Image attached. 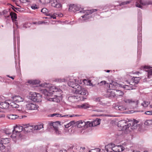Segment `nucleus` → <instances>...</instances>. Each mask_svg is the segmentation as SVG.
Returning <instances> with one entry per match:
<instances>
[{"instance_id":"obj_19","label":"nucleus","mask_w":152,"mask_h":152,"mask_svg":"<svg viewBox=\"0 0 152 152\" xmlns=\"http://www.w3.org/2000/svg\"><path fill=\"white\" fill-rule=\"evenodd\" d=\"M76 116V115H62L61 114H59L58 113H54L53 114H51L50 115V117H54L55 116V117H66L68 116V117H72L75 116Z\"/></svg>"},{"instance_id":"obj_41","label":"nucleus","mask_w":152,"mask_h":152,"mask_svg":"<svg viewBox=\"0 0 152 152\" xmlns=\"http://www.w3.org/2000/svg\"><path fill=\"white\" fill-rule=\"evenodd\" d=\"M66 81L65 78H56L54 81L59 82H65Z\"/></svg>"},{"instance_id":"obj_25","label":"nucleus","mask_w":152,"mask_h":152,"mask_svg":"<svg viewBox=\"0 0 152 152\" xmlns=\"http://www.w3.org/2000/svg\"><path fill=\"white\" fill-rule=\"evenodd\" d=\"M24 130L27 132H30L33 129L34 126H30L29 124L23 125Z\"/></svg>"},{"instance_id":"obj_46","label":"nucleus","mask_w":152,"mask_h":152,"mask_svg":"<svg viewBox=\"0 0 152 152\" xmlns=\"http://www.w3.org/2000/svg\"><path fill=\"white\" fill-rule=\"evenodd\" d=\"M126 110V108L122 105H119V110L123 111Z\"/></svg>"},{"instance_id":"obj_32","label":"nucleus","mask_w":152,"mask_h":152,"mask_svg":"<svg viewBox=\"0 0 152 152\" xmlns=\"http://www.w3.org/2000/svg\"><path fill=\"white\" fill-rule=\"evenodd\" d=\"M7 117L8 118L12 120H15L18 118L17 115L12 114H8Z\"/></svg>"},{"instance_id":"obj_9","label":"nucleus","mask_w":152,"mask_h":152,"mask_svg":"<svg viewBox=\"0 0 152 152\" xmlns=\"http://www.w3.org/2000/svg\"><path fill=\"white\" fill-rule=\"evenodd\" d=\"M83 82L85 84L86 83H87L86 84L87 85L92 86L93 87H96L97 88L99 87L100 86L105 85L106 83V81L104 80H103L101 81L100 83H98L97 84H93L91 83V81L90 80H87L85 79L83 80Z\"/></svg>"},{"instance_id":"obj_58","label":"nucleus","mask_w":152,"mask_h":152,"mask_svg":"<svg viewBox=\"0 0 152 152\" xmlns=\"http://www.w3.org/2000/svg\"><path fill=\"white\" fill-rule=\"evenodd\" d=\"M50 18H53V19H56V17L55 16H53V15H52L51 16H50Z\"/></svg>"},{"instance_id":"obj_39","label":"nucleus","mask_w":152,"mask_h":152,"mask_svg":"<svg viewBox=\"0 0 152 152\" xmlns=\"http://www.w3.org/2000/svg\"><path fill=\"white\" fill-rule=\"evenodd\" d=\"M42 92L45 96H48L49 95V92L47 89L45 88H43L41 90Z\"/></svg>"},{"instance_id":"obj_53","label":"nucleus","mask_w":152,"mask_h":152,"mask_svg":"<svg viewBox=\"0 0 152 152\" xmlns=\"http://www.w3.org/2000/svg\"><path fill=\"white\" fill-rule=\"evenodd\" d=\"M114 108L116 110H119V105H115L114 106Z\"/></svg>"},{"instance_id":"obj_40","label":"nucleus","mask_w":152,"mask_h":152,"mask_svg":"<svg viewBox=\"0 0 152 152\" xmlns=\"http://www.w3.org/2000/svg\"><path fill=\"white\" fill-rule=\"evenodd\" d=\"M132 0L128 1H124L122 2L121 3H120L119 5H118L117 6H121L122 5H125L126 4H129V3H130L132 2Z\"/></svg>"},{"instance_id":"obj_30","label":"nucleus","mask_w":152,"mask_h":152,"mask_svg":"<svg viewBox=\"0 0 152 152\" xmlns=\"http://www.w3.org/2000/svg\"><path fill=\"white\" fill-rule=\"evenodd\" d=\"M132 82H130L129 83V85H124L122 87L125 89L126 90H132L133 88L132 85Z\"/></svg>"},{"instance_id":"obj_33","label":"nucleus","mask_w":152,"mask_h":152,"mask_svg":"<svg viewBox=\"0 0 152 152\" xmlns=\"http://www.w3.org/2000/svg\"><path fill=\"white\" fill-rule=\"evenodd\" d=\"M124 92L123 91L115 89V97H118L122 96L124 95Z\"/></svg>"},{"instance_id":"obj_5","label":"nucleus","mask_w":152,"mask_h":152,"mask_svg":"<svg viewBox=\"0 0 152 152\" xmlns=\"http://www.w3.org/2000/svg\"><path fill=\"white\" fill-rule=\"evenodd\" d=\"M86 98L83 96H77L76 94L69 95L68 98V100L71 102H76L80 101H84Z\"/></svg>"},{"instance_id":"obj_11","label":"nucleus","mask_w":152,"mask_h":152,"mask_svg":"<svg viewBox=\"0 0 152 152\" xmlns=\"http://www.w3.org/2000/svg\"><path fill=\"white\" fill-rule=\"evenodd\" d=\"M41 94L35 92L31 93L30 96L31 99L34 102H40L41 101Z\"/></svg>"},{"instance_id":"obj_63","label":"nucleus","mask_w":152,"mask_h":152,"mask_svg":"<svg viewBox=\"0 0 152 152\" xmlns=\"http://www.w3.org/2000/svg\"><path fill=\"white\" fill-rule=\"evenodd\" d=\"M110 72V70H107L106 71V72Z\"/></svg>"},{"instance_id":"obj_56","label":"nucleus","mask_w":152,"mask_h":152,"mask_svg":"<svg viewBox=\"0 0 152 152\" xmlns=\"http://www.w3.org/2000/svg\"><path fill=\"white\" fill-rule=\"evenodd\" d=\"M94 111H97V112H102V110H100V109H97V110H94Z\"/></svg>"},{"instance_id":"obj_60","label":"nucleus","mask_w":152,"mask_h":152,"mask_svg":"<svg viewBox=\"0 0 152 152\" xmlns=\"http://www.w3.org/2000/svg\"><path fill=\"white\" fill-rule=\"evenodd\" d=\"M132 152H140L139 151H133Z\"/></svg>"},{"instance_id":"obj_54","label":"nucleus","mask_w":152,"mask_h":152,"mask_svg":"<svg viewBox=\"0 0 152 152\" xmlns=\"http://www.w3.org/2000/svg\"><path fill=\"white\" fill-rule=\"evenodd\" d=\"M16 70L17 72H20V67H16Z\"/></svg>"},{"instance_id":"obj_14","label":"nucleus","mask_w":152,"mask_h":152,"mask_svg":"<svg viewBox=\"0 0 152 152\" xmlns=\"http://www.w3.org/2000/svg\"><path fill=\"white\" fill-rule=\"evenodd\" d=\"M75 91L76 94L83 95H86L87 93L86 90L80 86H77V87L75 90Z\"/></svg>"},{"instance_id":"obj_34","label":"nucleus","mask_w":152,"mask_h":152,"mask_svg":"<svg viewBox=\"0 0 152 152\" xmlns=\"http://www.w3.org/2000/svg\"><path fill=\"white\" fill-rule=\"evenodd\" d=\"M10 139L8 138H2L1 139V142H2L4 145H6L10 142Z\"/></svg>"},{"instance_id":"obj_3","label":"nucleus","mask_w":152,"mask_h":152,"mask_svg":"<svg viewBox=\"0 0 152 152\" xmlns=\"http://www.w3.org/2000/svg\"><path fill=\"white\" fill-rule=\"evenodd\" d=\"M118 84L112 81L109 85V89L107 90V95L110 98L115 97V88L118 86Z\"/></svg>"},{"instance_id":"obj_6","label":"nucleus","mask_w":152,"mask_h":152,"mask_svg":"<svg viewBox=\"0 0 152 152\" xmlns=\"http://www.w3.org/2000/svg\"><path fill=\"white\" fill-rule=\"evenodd\" d=\"M72 78V77H71L67 83L68 85L69 86H70L75 88V90L77 88L78 86H80L79 83L81 84H82V82L83 83V81H82L81 80L79 81L77 80Z\"/></svg>"},{"instance_id":"obj_64","label":"nucleus","mask_w":152,"mask_h":152,"mask_svg":"<svg viewBox=\"0 0 152 152\" xmlns=\"http://www.w3.org/2000/svg\"><path fill=\"white\" fill-rule=\"evenodd\" d=\"M13 35H14L15 34V31H13Z\"/></svg>"},{"instance_id":"obj_13","label":"nucleus","mask_w":152,"mask_h":152,"mask_svg":"<svg viewBox=\"0 0 152 152\" xmlns=\"http://www.w3.org/2000/svg\"><path fill=\"white\" fill-rule=\"evenodd\" d=\"M151 68H152V67L147 66H142L140 67L141 70H143L147 72L148 77V79L151 78L152 75V69H151Z\"/></svg>"},{"instance_id":"obj_31","label":"nucleus","mask_w":152,"mask_h":152,"mask_svg":"<svg viewBox=\"0 0 152 152\" xmlns=\"http://www.w3.org/2000/svg\"><path fill=\"white\" fill-rule=\"evenodd\" d=\"M140 79V78L139 77H133L131 81L130 82H132V83H134V84L135 85V84H137L139 83Z\"/></svg>"},{"instance_id":"obj_51","label":"nucleus","mask_w":152,"mask_h":152,"mask_svg":"<svg viewBox=\"0 0 152 152\" xmlns=\"http://www.w3.org/2000/svg\"><path fill=\"white\" fill-rule=\"evenodd\" d=\"M47 9L46 8H43L41 10V12L43 13H46Z\"/></svg>"},{"instance_id":"obj_7","label":"nucleus","mask_w":152,"mask_h":152,"mask_svg":"<svg viewBox=\"0 0 152 152\" xmlns=\"http://www.w3.org/2000/svg\"><path fill=\"white\" fill-rule=\"evenodd\" d=\"M142 27H137V50L138 54H140L142 41Z\"/></svg>"},{"instance_id":"obj_29","label":"nucleus","mask_w":152,"mask_h":152,"mask_svg":"<svg viewBox=\"0 0 152 152\" xmlns=\"http://www.w3.org/2000/svg\"><path fill=\"white\" fill-rule=\"evenodd\" d=\"M78 107L80 108H83L84 109H86L88 108L93 107V106L89 105V104L87 103H85L81 105H79Z\"/></svg>"},{"instance_id":"obj_62","label":"nucleus","mask_w":152,"mask_h":152,"mask_svg":"<svg viewBox=\"0 0 152 152\" xmlns=\"http://www.w3.org/2000/svg\"><path fill=\"white\" fill-rule=\"evenodd\" d=\"M9 78H11L12 79H14V78L12 76H10V77H9Z\"/></svg>"},{"instance_id":"obj_42","label":"nucleus","mask_w":152,"mask_h":152,"mask_svg":"<svg viewBox=\"0 0 152 152\" xmlns=\"http://www.w3.org/2000/svg\"><path fill=\"white\" fill-rule=\"evenodd\" d=\"M31 9L34 10H35L38 9L39 7L38 5L35 4H32L31 6Z\"/></svg>"},{"instance_id":"obj_28","label":"nucleus","mask_w":152,"mask_h":152,"mask_svg":"<svg viewBox=\"0 0 152 152\" xmlns=\"http://www.w3.org/2000/svg\"><path fill=\"white\" fill-rule=\"evenodd\" d=\"M16 102L13 101L12 99H10V106L13 108H18L19 107V105L16 103Z\"/></svg>"},{"instance_id":"obj_4","label":"nucleus","mask_w":152,"mask_h":152,"mask_svg":"<svg viewBox=\"0 0 152 152\" xmlns=\"http://www.w3.org/2000/svg\"><path fill=\"white\" fill-rule=\"evenodd\" d=\"M127 123L126 121L122 120L118 122V126L122 128V130L124 131L127 133H128L130 132V131L128 129L129 127L131 126V124L129 123Z\"/></svg>"},{"instance_id":"obj_2","label":"nucleus","mask_w":152,"mask_h":152,"mask_svg":"<svg viewBox=\"0 0 152 152\" xmlns=\"http://www.w3.org/2000/svg\"><path fill=\"white\" fill-rule=\"evenodd\" d=\"M105 150L102 149L101 152H121L124 149L123 145H115L113 144H109L105 146Z\"/></svg>"},{"instance_id":"obj_24","label":"nucleus","mask_w":152,"mask_h":152,"mask_svg":"<svg viewBox=\"0 0 152 152\" xmlns=\"http://www.w3.org/2000/svg\"><path fill=\"white\" fill-rule=\"evenodd\" d=\"M12 101H15L16 102H22L24 100L23 98L21 97L20 96H17L14 97H12Z\"/></svg>"},{"instance_id":"obj_23","label":"nucleus","mask_w":152,"mask_h":152,"mask_svg":"<svg viewBox=\"0 0 152 152\" xmlns=\"http://www.w3.org/2000/svg\"><path fill=\"white\" fill-rule=\"evenodd\" d=\"M124 102L126 103H133V104H135L136 106L135 107H136L137 106V105L139 103V101L138 100H136L135 101L133 100L132 99H124Z\"/></svg>"},{"instance_id":"obj_22","label":"nucleus","mask_w":152,"mask_h":152,"mask_svg":"<svg viewBox=\"0 0 152 152\" xmlns=\"http://www.w3.org/2000/svg\"><path fill=\"white\" fill-rule=\"evenodd\" d=\"M58 123V122H56L50 124V126H53V128L55 130V133L57 134H60V132L58 130V126L56 125V124Z\"/></svg>"},{"instance_id":"obj_10","label":"nucleus","mask_w":152,"mask_h":152,"mask_svg":"<svg viewBox=\"0 0 152 152\" xmlns=\"http://www.w3.org/2000/svg\"><path fill=\"white\" fill-rule=\"evenodd\" d=\"M140 4L143 5H152V1L138 0L136 2V6L141 8L142 7Z\"/></svg>"},{"instance_id":"obj_44","label":"nucleus","mask_w":152,"mask_h":152,"mask_svg":"<svg viewBox=\"0 0 152 152\" xmlns=\"http://www.w3.org/2000/svg\"><path fill=\"white\" fill-rule=\"evenodd\" d=\"M51 1V0H39L43 4L49 3Z\"/></svg>"},{"instance_id":"obj_16","label":"nucleus","mask_w":152,"mask_h":152,"mask_svg":"<svg viewBox=\"0 0 152 152\" xmlns=\"http://www.w3.org/2000/svg\"><path fill=\"white\" fill-rule=\"evenodd\" d=\"M101 120L98 118H96L92 121H88L87 123L89 127L96 126L100 124Z\"/></svg>"},{"instance_id":"obj_8","label":"nucleus","mask_w":152,"mask_h":152,"mask_svg":"<svg viewBox=\"0 0 152 152\" xmlns=\"http://www.w3.org/2000/svg\"><path fill=\"white\" fill-rule=\"evenodd\" d=\"M40 86L48 88L53 92H57L60 90L58 88H56L55 86H52V84L49 83H44L40 85Z\"/></svg>"},{"instance_id":"obj_43","label":"nucleus","mask_w":152,"mask_h":152,"mask_svg":"<svg viewBox=\"0 0 152 152\" xmlns=\"http://www.w3.org/2000/svg\"><path fill=\"white\" fill-rule=\"evenodd\" d=\"M149 104V102H148L144 101L143 102L141 103V105L144 106V107H146L148 106Z\"/></svg>"},{"instance_id":"obj_57","label":"nucleus","mask_w":152,"mask_h":152,"mask_svg":"<svg viewBox=\"0 0 152 152\" xmlns=\"http://www.w3.org/2000/svg\"><path fill=\"white\" fill-rule=\"evenodd\" d=\"M59 152H67L66 150H61Z\"/></svg>"},{"instance_id":"obj_61","label":"nucleus","mask_w":152,"mask_h":152,"mask_svg":"<svg viewBox=\"0 0 152 152\" xmlns=\"http://www.w3.org/2000/svg\"><path fill=\"white\" fill-rule=\"evenodd\" d=\"M107 7H108L109 8H110V7H112L111 6H110L109 5H107Z\"/></svg>"},{"instance_id":"obj_36","label":"nucleus","mask_w":152,"mask_h":152,"mask_svg":"<svg viewBox=\"0 0 152 152\" xmlns=\"http://www.w3.org/2000/svg\"><path fill=\"white\" fill-rule=\"evenodd\" d=\"M43 127V125L42 124L38 125L36 126H34V130H39L41 129Z\"/></svg>"},{"instance_id":"obj_52","label":"nucleus","mask_w":152,"mask_h":152,"mask_svg":"<svg viewBox=\"0 0 152 152\" xmlns=\"http://www.w3.org/2000/svg\"><path fill=\"white\" fill-rule=\"evenodd\" d=\"M22 3H25L26 2H28L29 1L28 0H19Z\"/></svg>"},{"instance_id":"obj_47","label":"nucleus","mask_w":152,"mask_h":152,"mask_svg":"<svg viewBox=\"0 0 152 152\" xmlns=\"http://www.w3.org/2000/svg\"><path fill=\"white\" fill-rule=\"evenodd\" d=\"M92 152H100L101 150L99 148H96L93 149L91 150Z\"/></svg>"},{"instance_id":"obj_12","label":"nucleus","mask_w":152,"mask_h":152,"mask_svg":"<svg viewBox=\"0 0 152 152\" xmlns=\"http://www.w3.org/2000/svg\"><path fill=\"white\" fill-rule=\"evenodd\" d=\"M24 130V126L17 125L14 127L13 130L12 131V136L13 138L15 137L18 133H20L22 131Z\"/></svg>"},{"instance_id":"obj_35","label":"nucleus","mask_w":152,"mask_h":152,"mask_svg":"<svg viewBox=\"0 0 152 152\" xmlns=\"http://www.w3.org/2000/svg\"><path fill=\"white\" fill-rule=\"evenodd\" d=\"M28 83H29L32 84H39L40 83V81L37 80H29L28 81Z\"/></svg>"},{"instance_id":"obj_27","label":"nucleus","mask_w":152,"mask_h":152,"mask_svg":"<svg viewBox=\"0 0 152 152\" xmlns=\"http://www.w3.org/2000/svg\"><path fill=\"white\" fill-rule=\"evenodd\" d=\"M142 14L140 12H139L137 14L138 27H142Z\"/></svg>"},{"instance_id":"obj_1","label":"nucleus","mask_w":152,"mask_h":152,"mask_svg":"<svg viewBox=\"0 0 152 152\" xmlns=\"http://www.w3.org/2000/svg\"><path fill=\"white\" fill-rule=\"evenodd\" d=\"M69 11L75 12H78V13L80 12L83 14L79 18V21L80 23H83L86 22L88 20L92 18L91 14L93 12H97L98 10L97 9L91 10H84L80 7V5H77L75 4H70L69 7Z\"/></svg>"},{"instance_id":"obj_20","label":"nucleus","mask_w":152,"mask_h":152,"mask_svg":"<svg viewBox=\"0 0 152 152\" xmlns=\"http://www.w3.org/2000/svg\"><path fill=\"white\" fill-rule=\"evenodd\" d=\"M76 124L77 127L79 128H82L85 126H86V128L89 127L87 122H83L81 121L77 122Z\"/></svg>"},{"instance_id":"obj_21","label":"nucleus","mask_w":152,"mask_h":152,"mask_svg":"<svg viewBox=\"0 0 152 152\" xmlns=\"http://www.w3.org/2000/svg\"><path fill=\"white\" fill-rule=\"evenodd\" d=\"M50 3L51 6L54 7L59 8L61 6V4L58 2L56 0H51Z\"/></svg>"},{"instance_id":"obj_15","label":"nucleus","mask_w":152,"mask_h":152,"mask_svg":"<svg viewBox=\"0 0 152 152\" xmlns=\"http://www.w3.org/2000/svg\"><path fill=\"white\" fill-rule=\"evenodd\" d=\"M62 96L61 95L58 96L56 95L53 97L48 98L47 100L50 102L58 103L60 102L61 100L62 99Z\"/></svg>"},{"instance_id":"obj_37","label":"nucleus","mask_w":152,"mask_h":152,"mask_svg":"<svg viewBox=\"0 0 152 152\" xmlns=\"http://www.w3.org/2000/svg\"><path fill=\"white\" fill-rule=\"evenodd\" d=\"M145 126H149L152 125V119H148L146 120L144 122Z\"/></svg>"},{"instance_id":"obj_17","label":"nucleus","mask_w":152,"mask_h":152,"mask_svg":"<svg viewBox=\"0 0 152 152\" xmlns=\"http://www.w3.org/2000/svg\"><path fill=\"white\" fill-rule=\"evenodd\" d=\"M38 107V106L37 105L32 103H29L26 105V108L28 110H36Z\"/></svg>"},{"instance_id":"obj_18","label":"nucleus","mask_w":152,"mask_h":152,"mask_svg":"<svg viewBox=\"0 0 152 152\" xmlns=\"http://www.w3.org/2000/svg\"><path fill=\"white\" fill-rule=\"evenodd\" d=\"M10 99L4 102H0V109H7L10 106ZM0 110H1L0 109Z\"/></svg>"},{"instance_id":"obj_38","label":"nucleus","mask_w":152,"mask_h":152,"mask_svg":"<svg viewBox=\"0 0 152 152\" xmlns=\"http://www.w3.org/2000/svg\"><path fill=\"white\" fill-rule=\"evenodd\" d=\"M10 15L11 16V18L12 20H15L17 18V16L16 13L13 12H11L10 13Z\"/></svg>"},{"instance_id":"obj_45","label":"nucleus","mask_w":152,"mask_h":152,"mask_svg":"<svg viewBox=\"0 0 152 152\" xmlns=\"http://www.w3.org/2000/svg\"><path fill=\"white\" fill-rule=\"evenodd\" d=\"M75 123L74 122V121H72L70 122L69 124H68L67 125L65 126V128H68L69 126H70L72 125H73Z\"/></svg>"},{"instance_id":"obj_26","label":"nucleus","mask_w":152,"mask_h":152,"mask_svg":"<svg viewBox=\"0 0 152 152\" xmlns=\"http://www.w3.org/2000/svg\"><path fill=\"white\" fill-rule=\"evenodd\" d=\"M138 123H139V122L135 119H134L133 121H131L130 123H129L131 124L132 126H130L131 129H137Z\"/></svg>"},{"instance_id":"obj_50","label":"nucleus","mask_w":152,"mask_h":152,"mask_svg":"<svg viewBox=\"0 0 152 152\" xmlns=\"http://www.w3.org/2000/svg\"><path fill=\"white\" fill-rule=\"evenodd\" d=\"M4 144H3L2 142L0 141V148L1 149H3L4 148Z\"/></svg>"},{"instance_id":"obj_55","label":"nucleus","mask_w":152,"mask_h":152,"mask_svg":"<svg viewBox=\"0 0 152 152\" xmlns=\"http://www.w3.org/2000/svg\"><path fill=\"white\" fill-rule=\"evenodd\" d=\"M101 99L100 98H97L96 99V102H100Z\"/></svg>"},{"instance_id":"obj_49","label":"nucleus","mask_w":152,"mask_h":152,"mask_svg":"<svg viewBox=\"0 0 152 152\" xmlns=\"http://www.w3.org/2000/svg\"><path fill=\"white\" fill-rule=\"evenodd\" d=\"M145 114L148 115H152V110H150L146 111L145 113Z\"/></svg>"},{"instance_id":"obj_48","label":"nucleus","mask_w":152,"mask_h":152,"mask_svg":"<svg viewBox=\"0 0 152 152\" xmlns=\"http://www.w3.org/2000/svg\"><path fill=\"white\" fill-rule=\"evenodd\" d=\"M86 151V150L85 148L84 147H80V152H85Z\"/></svg>"},{"instance_id":"obj_59","label":"nucleus","mask_w":152,"mask_h":152,"mask_svg":"<svg viewBox=\"0 0 152 152\" xmlns=\"http://www.w3.org/2000/svg\"><path fill=\"white\" fill-rule=\"evenodd\" d=\"M58 16L59 17H62V16H63V15L62 14H60L58 15Z\"/></svg>"}]
</instances>
